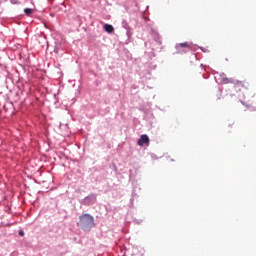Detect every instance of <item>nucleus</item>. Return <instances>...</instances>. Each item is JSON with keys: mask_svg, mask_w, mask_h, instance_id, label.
<instances>
[{"mask_svg": "<svg viewBox=\"0 0 256 256\" xmlns=\"http://www.w3.org/2000/svg\"><path fill=\"white\" fill-rule=\"evenodd\" d=\"M181 49H189V43L184 42V43L176 44L177 53H182L183 50Z\"/></svg>", "mask_w": 256, "mask_h": 256, "instance_id": "7ed1b4c3", "label": "nucleus"}, {"mask_svg": "<svg viewBox=\"0 0 256 256\" xmlns=\"http://www.w3.org/2000/svg\"><path fill=\"white\" fill-rule=\"evenodd\" d=\"M24 13H26V15H31L33 13V10L31 8H26L24 10Z\"/></svg>", "mask_w": 256, "mask_h": 256, "instance_id": "39448f33", "label": "nucleus"}, {"mask_svg": "<svg viewBox=\"0 0 256 256\" xmlns=\"http://www.w3.org/2000/svg\"><path fill=\"white\" fill-rule=\"evenodd\" d=\"M138 145L143 147V145H149V136L146 134L141 135L140 139L138 140Z\"/></svg>", "mask_w": 256, "mask_h": 256, "instance_id": "f03ea898", "label": "nucleus"}, {"mask_svg": "<svg viewBox=\"0 0 256 256\" xmlns=\"http://www.w3.org/2000/svg\"><path fill=\"white\" fill-rule=\"evenodd\" d=\"M237 85H241V87H245V82L243 81H237Z\"/></svg>", "mask_w": 256, "mask_h": 256, "instance_id": "423d86ee", "label": "nucleus"}, {"mask_svg": "<svg viewBox=\"0 0 256 256\" xmlns=\"http://www.w3.org/2000/svg\"><path fill=\"white\" fill-rule=\"evenodd\" d=\"M54 52H55L56 55H57V53H59V49H58V48H55V49H54Z\"/></svg>", "mask_w": 256, "mask_h": 256, "instance_id": "6e6552de", "label": "nucleus"}, {"mask_svg": "<svg viewBox=\"0 0 256 256\" xmlns=\"http://www.w3.org/2000/svg\"><path fill=\"white\" fill-rule=\"evenodd\" d=\"M77 226L83 231H91L95 227V218L91 214H83L79 217Z\"/></svg>", "mask_w": 256, "mask_h": 256, "instance_id": "f257e3e1", "label": "nucleus"}, {"mask_svg": "<svg viewBox=\"0 0 256 256\" xmlns=\"http://www.w3.org/2000/svg\"><path fill=\"white\" fill-rule=\"evenodd\" d=\"M19 235H20V237H23V236L25 235V232H23V230H21V231L19 232Z\"/></svg>", "mask_w": 256, "mask_h": 256, "instance_id": "0eeeda50", "label": "nucleus"}, {"mask_svg": "<svg viewBox=\"0 0 256 256\" xmlns=\"http://www.w3.org/2000/svg\"><path fill=\"white\" fill-rule=\"evenodd\" d=\"M224 83H231V80L226 79V80H224Z\"/></svg>", "mask_w": 256, "mask_h": 256, "instance_id": "1a4fd4ad", "label": "nucleus"}, {"mask_svg": "<svg viewBox=\"0 0 256 256\" xmlns=\"http://www.w3.org/2000/svg\"><path fill=\"white\" fill-rule=\"evenodd\" d=\"M104 29L107 33H113V31H115V29L113 28V25H110V24L104 25Z\"/></svg>", "mask_w": 256, "mask_h": 256, "instance_id": "20e7f679", "label": "nucleus"}]
</instances>
